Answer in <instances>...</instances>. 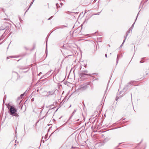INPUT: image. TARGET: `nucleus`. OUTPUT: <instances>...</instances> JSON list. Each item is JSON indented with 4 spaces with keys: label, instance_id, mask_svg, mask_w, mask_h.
<instances>
[{
    "label": "nucleus",
    "instance_id": "1",
    "mask_svg": "<svg viewBox=\"0 0 149 149\" xmlns=\"http://www.w3.org/2000/svg\"><path fill=\"white\" fill-rule=\"evenodd\" d=\"M8 109H9L10 114L16 117L18 116V115L16 113L17 110L13 106L8 105Z\"/></svg>",
    "mask_w": 149,
    "mask_h": 149
},
{
    "label": "nucleus",
    "instance_id": "2",
    "mask_svg": "<svg viewBox=\"0 0 149 149\" xmlns=\"http://www.w3.org/2000/svg\"><path fill=\"white\" fill-rule=\"evenodd\" d=\"M7 23H5L0 28V31L1 32V33L4 34L6 32V30L7 29V27L6 26V25Z\"/></svg>",
    "mask_w": 149,
    "mask_h": 149
},
{
    "label": "nucleus",
    "instance_id": "3",
    "mask_svg": "<svg viewBox=\"0 0 149 149\" xmlns=\"http://www.w3.org/2000/svg\"><path fill=\"white\" fill-rule=\"evenodd\" d=\"M87 86L86 85H85L84 86L81 85L77 89V90L82 91H84L87 89Z\"/></svg>",
    "mask_w": 149,
    "mask_h": 149
},
{
    "label": "nucleus",
    "instance_id": "4",
    "mask_svg": "<svg viewBox=\"0 0 149 149\" xmlns=\"http://www.w3.org/2000/svg\"><path fill=\"white\" fill-rule=\"evenodd\" d=\"M131 31H132V29L131 30L130 29L127 32V33L126 35V36L125 37V39L124 40L123 42L122 43L121 46L123 45V44L124 43V42H125V40H126V38H127V36L128 35V33H130V32H131Z\"/></svg>",
    "mask_w": 149,
    "mask_h": 149
},
{
    "label": "nucleus",
    "instance_id": "5",
    "mask_svg": "<svg viewBox=\"0 0 149 149\" xmlns=\"http://www.w3.org/2000/svg\"><path fill=\"white\" fill-rule=\"evenodd\" d=\"M84 72L87 73L88 72V71L87 70H84L82 72L81 74L82 75H89L91 77L92 76L91 75V74H87L86 73H84Z\"/></svg>",
    "mask_w": 149,
    "mask_h": 149
},
{
    "label": "nucleus",
    "instance_id": "6",
    "mask_svg": "<svg viewBox=\"0 0 149 149\" xmlns=\"http://www.w3.org/2000/svg\"><path fill=\"white\" fill-rule=\"evenodd\" d=\"M76 111H77V109H75L74 110L73 112V113H72V116H71L69 118V120H70L71 118H72V116H73V115H74V113L76 112Z\"/></svg>",
    "mask_w": 149,
    "mask_h": 149
},
{
    "label": "nucleus",
    "instance_id": "7",
    "mask_svg": "<svg viewBox=\"0 0 149 149\" xmlns=\"http://www.w3.org/2000/svg\"><path fill=\"white\" fill-rule=\"evenodd\" d=\"M55 91H52L49 92V95H52L54 94Z\"/></svg>",
    "mask_w": 149,
    "mask_h": 149
},
{
    "label": "nucleus",
    "instance_id": "8",
    "mask_svg": "<svg viewBox=\"0 0 149 149\" xmlns=\"http://www.w3.org/2000/svg\"><path fill=\"white\" fill-rule=\"evenodd\" d=\"M109 140V138H106L104 139L103 141L105 143V142L108 141Z\"/></svg>",
    "mask_w": 149,
    "mask_h": 149
},
{
    "label": "nucleus",
    "instance_id": "9",
    "mask_svg": "<svg viewBox=\"0 0 149 149\" xmlns=\"http://www.w3.org/2000/svg\"><path fill=\"white\" fill-rule=\"evenodd\" d=\"M34 0H33V1H32V2H31V3L30 5V6H29V8H28V9L26 10V12H25V13H26V12H27V10L29 9V8L32 5V4L33 3L34 1Z\"/></svg>",
    "mask_w": 149,
    "mask_h": 149
},
{
    "label": "nucleus",
    "instance_id": "10",
    "mask_svg": "<svg viewBox=\"0 0 149 149\" xmlns=\"http://www.w3.org/2000/svg\"><path fill=\"white\" fill-rule=\"evenodd\" d=\"M3 34L2 35L0 38V40H2L4 38V36H3Z\"/></svg>",
    "mask_w": 149,
    "mask_h": 149
},
{
    "label": "nucleus",
    "instance_id": "11",
    "mask_svg": "<svg viewBox=\"0 0 149 149\" xmlns=\"http://www.w3.org/2000/svg\"><path fill=\"white\" fill-rule=\"evenodd\" d=\"M118 55L117 58V61H116V63H118Z\"/></svg>",
    "mask_w": 149,
    "mask_h": 149
},
{
    "label": "nucleus",
    "instance_id": "12",
    "mask_svg": "<svg viewBox=\"0 0 149 149\" xmlns=\"http://www.w3.org/2000/svg\"><path fill=\"white\" fill-rule=\"evenodd\" d=\"M26 92V91H25L24 93L21 94V95H20L21 97H22L24 95Z\"/></svg>",
    "mask_w": 149,
    "mask_h": 149
},
{
    "label": "nucleus",
    "instance_id": "13",
    "mask_svg": "<svg viewBox=\"0 0 149 149\" xmlns=\"http://www.w3.org/2000/svg\"><path fill=\"white\" fill-rule=\"evenodd\" d=\"M63 3H60V5L59 6V7H60L62 6Z\"/></svg>",
    "mask_w": 149,
    "mask_h": 149
},
{
    "label": "nucleus",
    "instance_id": "14",
    "mask_svg": "<svg viewBox=\"0 0 149 149\" xmlns=\"http://www.w3.org/2000/svg\"><path fill=\"white\" fill-rule=\"evenodd\" d=\"M56 6L57 8H58L59 7V5L58 3H56Z\"/></svg>",
    "mask_w": 149,
    "mask_h": 149
},
{
    "label": "nucleus",
    "instance_id": "15",
    "mask_svg": "<svg viewBox=\"0 0 149 149\" xmlns=\"http://www.w3.org/2000/svg\"><path fill=\"white\" fill-rule=\"evenodd\" d=\"M135 22L132 25V26H131V28H132V29H133L134 24Z\"/></svg>",
    "mask_w": 149,
    "mask_h": 149
},
{
    "label": "nucleus",
    "instance_id": "16",
    "mask_svg": "<svg viewBox=\"0 0 149 149\" xmlns=\"http://www.w3.org/2000/svg\"><path fill=\"white\" fill-rule=\"evenodd\" d=\"M52 17H53V16H51V17L49 18H48V20H50V19H51L52 18Z\"/></svg>",
    "mask_w": 149,
    "mask_h": 149
},
{
    "label": "nucleus",
    "instance_id": "17",
    "mask_svg": "<svg viewBox=\"0 0 149 149\" xmlns=\"http://www.w3.org/2000/svg\"><path fill=\"white\" fill-rule=\"evenodd\" d=\"M45 78V75H44L42 76V77H41L40 78V79H42V78Z\"/></svg>",
    "mask_w": 149,
    "mask_h": 149
},
{
    "label": "nucleus",
    "instance_id": "18",
    "mask_svg": "<svg viewBox=\"0 0 149 149\" xmlns=\"http://www.w3.org/2000/svg\"><path fill=\"white\" fill-rule=\"evenodd\" d=\"M119 97H116V100H118V99Z\"/></svg>",
    "mask_w": 149,
    "mask_h": 149
},
{
    "label": "nucleus",
    "instance_id": "19",
    "mask_svg": "<svg viewBox=\"0 0 149 149\" xmlns=\"http://www.w3.org/2000/svg\"><path fill=\"white\" fill-rule=\"evenodd\" d=\"M144 62V61H140V63H143Z\"/></svg>",
    "mask_w": 149,
    "mask_h": 149
},
{
    "label": "nucleus",
    "instance_id": "20",
    "mask_svg": "<svg viewBox=\"0 0 149 149\" xmlns=\"http://www.w3.org/2000/svg\"><path fill=\"white\" fill-rule=\"evenodd\" d=\"M42 74V73L41 72H40L39 73V74H38V75H40Z\"/></svg>",
    "mask_w": 149,
    "mask_h": 149
},
{
    "label": "nucleus",
    "instance_id": "21",
    "mask_svg": "<svg viewBox=\"0 0 149 149\" xmlns=\"http://www.w3.org/2000/svg\"><path fill=\"white\" fill-rule=\"evenodd\" d=\"M10 57V58H14V56H10L9 57Z\"/></svg>",
    "mask_w": 149,
    "mask_h": 149
},
{
    "label": "nucleus",
    "instance_id": "22",
    "mask_svg": "<svg viewBox=\"0 0 149 149\" xmlns=\"http://www.w3.org/2000/svg\"><path fill=\"white\" fill-rule=\"evenodd\" d=\"M82 68V67L81 66V65L80 66V69H81V68Z\"/></svg>",
    "mask_w": 149,
    "mask_h": 149
},
{
    "label": "nucleus",
    "instance_id": "23",
    "mask_svg": "<svg viewBox=\"0 0 149 149\" xmlns=\"http://www.w3.org/2000/svg\"><path fill=\"white\" fill-rule=\"evenodd\" d=\"M24 131H25V125H24Z\"/></svg>",
    "mask_w": 149,
    "mask_h": 149
},
{
    "label": "nucleus",
    "instance_id": "24",
    "mask_svg": "<svg viewBox=\"0 0 149 149\" xmlns=\"http://www.w3.org/2000/svg\"><path fill=\"white\" fill-rule=\"evenodd\" d=\"M97 74L96 73H94L93 74H93Z\"/></svg>",
    "mask_w": 149,
    "mask_h": 149
},
{
    "label": "nucleus",
    "instance_id": "25",
    "mask_svg": "<svg viewBox=\"0 0 149 149\" xmlns=\"http://www.w3.org/2000/svg\"><path fill=\"white\" fill-rule=\"evenodd\" d=\"M105 56V57H107V54H106Z\"/></svg>",
    "mask_w": 149,
    "mask_h": 149
},
{
    "label": "nucleus",
    "instance_id": "26",
    "mask_svg": "<svg viewBox=\"0 0 149 149\" xmlns=\"http://www.w3.org/2000/svg\"><path fill=\"white\" fill-rule=\"evenodd\" d=\"M0 33L3 34V33H1V31H0Z\"/></svg>",
    "mask_w": 149,
    "mask_h": 149
},
{
    "label": "nucleus",
    "instance_id": "27",
    "mask_svg": "<svg viewBox=\"0 0 149 149\" xmlns=\"http://www.w3.org/2000/svg\"><path fill=\"white\" fill-rule=\"evenodd\" d=\"M85 66H86V65L85 64H84V66H85Z\"/></svg>",
    "mask_w": 149,
    "mask_h": 149
},
{
    "label": "nucleus",
    "instance_id": "28",
    "mask_svg": "<svg viewBox=\"0 0 149 149\" xmlns=\"http://www.w3.org/2000/svg\"><path fill=\"white\" fill-rule=\"evenodd\" d=\"M130 29L131 30L132 29V28H131V27H130Z\"/></svg>",
    "mask_w": 149,
    "mask_h": 149
},
{
    "label": "nucleus",
    "instance_id": "29",
    "mask_svg": "<svg viewBox=\"0 0 149 149\" xmlns=\"http://www.w3.org/2000/svg\"><path fill=\"white\" fill-rule=\"evenodd\" d=\"M143 59H144V58H141V59H142V60H143Z\"/></svg>",
    "mask_w": 149,
    "mask_h": 149
},
{
    "label": "nucleus",
    "instance_id": "30",
    "mask_svg": "<svg viewBox=\"0 0 149 149\" xmlns=\"http://www.w3.org/2000/svg\"><path fill=\"white\" fill-rule=\"evenodd\" d=\"M107 88L106 89V91H107Z\"/></svg>",
    "mask_w": 149,
    "mask_h": 149
},
{
    "label": "nucleus",
    "instance_id": "31",
    "mask_svg": "<svg viewBox=\"0 0 149 149\" xmlns=\"http://www.w3.org/2000/svg\"><path fill=\"white\" fill-rule=\"evenodd\" d=\"M108 46H109V47H110V45H108Z\"/></svg>",
    "mask_w": 149,
    "mask_h": 149
},
{
    "label": "nucleus",
    "instance_id": "32",
    "mask_svg": "<svg viewBox=\"0 0 149 149\" xmlns=\"http://www.w3.org/2000/svg\"><path fill=\"white\" fill-rule=\"evenodd\" d=\"M71 107V105H70V106L69 107Z\"/></svg>",
    "mask_w": 149,
    "mask_h": 149
},
{
    "label": "nucleus",
    "instance_id": "33",
    "mask_svg": "<svg viewBox=\"0 0 149 149\" xmlns=\"http://www.w3.org/2000/svg\"><path fill=\"white\" fill-rule=\"evenodd\" d=\"M121 143H119V144H121Z\"/></svg>",
    "mask_w": 149,
    "mask_h": 149
},
{
    "label": "nucleus",
    "instance_id": "34",
    "mask_svg": "<svg viewBox=\"0 0 149 149\" xmlns=\"http://www.w3.org/2000/svg\"><path fill=\"white\" fill-rule=\"evenodd\" d=\"M8 57H7V59H8Z\"/></svg>",
    "mask_w": 149,
    "mask_h": 149
},
{
    "label": "nucleus",
    "instance_id": "35",
    "mask_svg": "<svg viewBox=\"0 0 149 149\" xmlns=\"http://www.w3.org/2000/svg\"><path fill=\"white\" fill-rule=\"evenodd\" d=\"M148 46L149 47V45H148Z\"/></svg>",
    "mask_w": 149,
    "mask_h": 149
}]
</instances>
